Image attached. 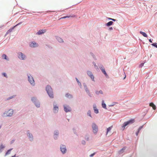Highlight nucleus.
I'll list each match as a JSON object with an SVG mask.
<instances>
[{"label":"nucleus","mask_w":157,"mask_h":157,"mask_svg":"<svg viewBox=\"0 0 157 157\" xmlns=\"http://www.w3.org/2000/svg\"><path fill=\"white\" fill-rule=\"evenodd\" d=\"M45 90L49 98H53L54 97V93L51 86L49 85H47L45 87Z\"/></svg>","instance_id":"nucleus-1"},{"label":"nucleus","mask_w":157,"mask_h":157,"mask_svg":"<svg viewBox=\"0 0 157 157\" xmlns=\"http://www.w3.org/2000/svg\"><path fill=\"white\" fill-rule=\"evenodd\" d=\"M27 75L29 82L32 86H34L35 85V83L33 77L29 73H27Z\"/></svg>","instance_id":"nucleus-2"},{"label":"nucleus","mask_w":157,"mask_h":157,"mask_svg":"<svg viewBox=\"0 0 157 157\" xmlns=\"http://www.w3.org/2000/svg\"><path fill=\"white\" fill-rule=\"evenodd\" d=\"M31 100L37 108H39L40 107V102L36 97H32Z\"/></svg>","instance_id":"nucleus-3"},{"label":"nucleus","mask_w":157,"mask_h":157,"mask_svg":"<svg viewBox=\"0 0 157 157\" xmlns=\"http://www.w3.org/2000/svg\"><path fill=\"white\" fill-rule=\"evenodd\" d=\"M135 122V120L134 119H130L128 121L124 122L122 125V127L124 129L126 126L132 124L133 123Z\"/></svg>","instance_id":"nucleus-4"},{"label":"nucleus","mask_w":157,"mask_h":157,"mask_svg":"<svg viewBox=\"0 0 157 157\" xmlns=\"http://www.w3.org/2000/svg\"><path fill=\"white\" fill-rule=\"evenodd\" d=\"M92 128L94 133L95 134H96L98 131V127L97 125L95 123H93L92 124Z\"/></svg>","instance_id":"nucleus-5"},{"label":"nucleus","mask_w":157,"mask_h":157,"mask_svg":"<svg viewBox=\"0 0 157 157\" xmlns=\"http://www.w3.org/2000/svg\"><path fill=\"white\" fill-rule=\"evenodd\" d=\"M60 150L63 154H65L67 151L66 146L63 144H61L60 146Z\"/></svg>","instance_id":"nucleus-6"},{"label":"nucleus","mask_w":157,"mask_h":157,"mask_svg":"<svg viewBox=\"0 0 157 157\" xmlns=\"http://www.w3.org/2000/svg\"><path fill=\"white\" fill-rule=\"evenodd\" d=\"M63 110L66 113L70 112L71 111V109L69 105H63Z\"/></svg>","instance_id":"nucleus-7"},{"label":"nucleus","mask_w":157,"mask_h":157,"mask_svg":"<svg viewBox=\"0 0 157 157\" xmlns=\"http://www.w3.org/2000/svg\"><path fill=\"white\" fill-rule=\"evenodd\" d=\"M18 57L21 60H24L26 58L25 55L21 52H18Z\"/></svg>","instance_id":"nucleus-8"},{"label":"nucleus","mask_w":157,"mask_h":157,"mask_svg":"<svg viewBox=\"0 0 157 157\" xmlns=\"http://www.w3.org/2000/svg\"><path fill=\"white\" fill-rule=\"evenodd\" d=\"M87 74L93 81H95L94 76L91 71H87Z\"/></svg>","instance_id":"nucleus-9"},{"label":"nucleus","mask_w":157,"mask_h":157,"mask_svg":"<svg viewBox=\"0 0 157 157\" xmlns=\"http://www.w3.org/2000/svg\"><path fill=\"white\" fill-rule=\"evenodd\" d=\"M27 134L28 138L30 141H33V137L32 133L30 132L29 130H28L27 131Z\"/></svg>","instance_id":"nucleus-10"},{"label":"nucleus","mask_w":157,"mask_h":157,"mask_svg":"<svg viewBox=\"0 0 157 157\" xmlns=\"http://www.w3.org/2000/svg\"><path fill=\"white\" fill-rule=\"evenodd\" d=\"M53 112L54 113H56L58 112L59 111V106L58 105L56 104V103L54 102L53 104Z\"/></svg>","instance_id":"nucleus-11"},{"label":"nucleus","mask_w":157,"mask_h":157,"mask_svg":"<svg viewBox=\"0 0 157 157\" xmlns=\"http://www.w3.org/2000/svg\"><path fill=\"white\" fill-rule=\"evenodd\" d=\"M53 138L54 140H56L58 139L59 136V131L58 130H56L54 132Z\"/></svg>","instance_id":"nucleus-12"},{"label":"nucleus","mask_w":157,"mask_h":157,"mask_svg":"<svg viewBox=\"0 0 157 157\" xmlns=\"http://www.w3.org/2000/svg\"><path fill=\"white\" fill-rule=\"evenodd\" d=\"M29 46L31 48H36L38 46V44L35 41H32L29 43Z\"/></svg>","instance_id":"nucleus-13"},{"label":"nucleus","mask_w":157,"mask_h":157,"mask_svg":"<svg viewBox=\"0 0 157 157\" xmlns=\"http://www.w3.org/2000/svg\"><path fill=\"white\" fill-rule=\"evenodd\" d=\"M46 32L45 29L40 30L36 33V34L38 35H41L44 33Z\"/></svg>","instance_id":"nucleus-14"},{"label":"nucleus","mask_w":157,"mask_h":157,"mask_svg":"<svg viewBox=\"0 0 157 157\" xmlns=\"http://www.w3.org/2000/svg\"><path fill=\"white\" fill-rule=\"evenodd\" d=\"M93 109L94 111V112L96 114H98L99 113V110L97 108L96 105V104H94L93 105Z\"/></svg>","instance_id":"nucleus-15"},{"label":"nucleus","mask_w":157,"mask_h":157,"mask_svg":"<svg viewBox=\"0 0 157 157\" xmlns=\"http://www.w3.org/2000/svg\"><path fill=\"white\" fill-rule=\"evenodd\" d=\"M76 17V15L74 14H72L71 15H67L65 16H64L63 17H61L60 19H65L66 18H68L69 17Z\"/></svg>","instance_id":"nucleus-16"},{"label":"nucleus","mask_w":157,"mask_h":157,"mask_svg":"<svg viewBox=\"0 0 157 157\" xmlns=\"http://www.w3.org/2000/svg\"><path fill=\"white\" fill-rule=\"evenodd\" d=\"M8 111L7 116L8 117H11L13 113V110L12 109H10Z\"/></svg>","instance_id":"nucleus-17"},{"label":"nucleus","mask_w":157,"mask_h":157,"mask_svg":"<svg viewBox=\"0 0 157 157\" xmlns=\"http://www.w3.org/2000/svg\"><path fill=\"white\" fill-rule=\"evenodd\" d=\"M126 148V147L125 146L124 147L120 149L118 152V153L119 154H122L124 151V150Z\"/></svg>","instance_id":"nucleus-18"},{"label":"nucleus","mask_w":157,"mask_h":157,"mask_svg":"<svg viewBox=\"0 0 157 157\" xmlns=\"http://www.w3.org/2000/svg\"><path fill=\"white\" fill-rule=\"evenodd\" d=\"M102 73L104 75L106 78H109V77L107 74V73L105 69H102L101 71Z\"/></svg>","instance_id":"nucleus-19"},{"label":"nucleus","mask_w":157,"mask_h":157,"mask_svg":"<svg viewBox=\"0 0 157 157\" xmlns=\"http://www.w3.org/2000/svg\"><path fill=\"white\" fill-rule=\"evenodd\" d=\"M55 37H56V39L58 40V41L59 42H60V43H62V42H63V40L60 37H59L56 36Z\"/></svg>","instance_id":"nucleus-20"},{"label":"nucleus","mask_w":157,"mask_h":157,"mask_svg":"<svg viewBox=\"0 0 157 157\" xmlns=\"http://www.w3.org/2000/svg\"><path fill=\"white\" fill-rule=\"evenodd\" d=\"M113 23V21H110L106 23L105 24V25L106 26L109 27L110 26L112 25Z\"/></svg>","instance_id":"nucleus-21"},{"label":"nucleus","mask_w":157,"mask_h":157,"mask_svg":"<svg viewBox=\"0 0 157 157\" xmlns=\"http://www.w3.org/2000/svg\"><path fill=\"white\" fill-rule=\"evenodd\" d=\"M65 97L69 99L72 98L73 97L72 95L68 93H67L65 94Z\"/></svg>","instance_id":"nucleus-22"},{"label":"nucleus","mask_w":157,"mask_h":157,"mask_svg":"<svg viewBox=\"0 0 157 157\" xmlns=\"http://www.w3.org/2000/svg\"><path fill=\"white\" fill-rule=\"evenodd\" d=\"M13 149V148H10L7 150L5 153V156L9 155L10 154L11 151Z\"/></svg>","instance_id":"nucleus-23"},{"label":"nucleus","mask_w":157,"mask_h":157,"mask_svg":"<svg viewBox=\"0 0 157 157\" xmlns=\"http://www.w3.org/2000/svg\"><path fill=\"white\" fill-rule=\"evenodd\" d=\"M149 105L152 107L154 110H155L156 109L155 105L152 102H151L149 104Z\"/></svg>","instance_id":"nucleus-24"},{"label":"nucleus","mask_w":157,"mask_h":157,"mask_svg":"<svg viewBox=\"0 0 157 157\" xmlns=\"http://www.w3.org/2000/svg\"><path fill=\"white\" fill-rule=\"evenodd\" d=\"M101 105L102 108L105 109H107L106 104L104 102L103 100L102 101Z\"/></svg>","instance_id":"nucleus-25"},{"label":"nucleus","mask_w":157,"mask_h":157,"mask_svg":"<svg viewBox=\"0 0 157 157\" xmlns=\"http://www.w3.org/2000/svg\"><path fill=\"white\" fill-rule=\"evenodd\" d=\"M140 33L142 34L144 37H148V36L147 34L144 32L140 31Z\"/></svg>","instance_id":"nucleus-26"},{"label":"nucleus","mask_w":157,"mask_h":157,"mask_svg":"<svg viewBox=\"0 0 157 157\" xmlns=\"http://www.w3.org/2000/svg\"><path fill=\"white\" fill-rule=\"evenodd\" d=\"M2 58L7 60H9V58L7 57V55L5 54H3L2 56Z\"/></svg>","instance_id":"nucleus-27"},{"label":"nucleus","mask_w":157,"mask_h":157,"mask_svg":"<svg viewBox=\"0 0 157 157\" xmlns=\"http://www.w3.org/2000/svg\"><path fill=\"white\" fill-rule=\"evenodd\" d=\"M5 147V146L3 145L2 144H1L0 145V153H1L3 149H4Z\"/></svg>","instance_id":"nucleus-28"},{"label":"nucleus","mask_w":157,"mask_h":157,"mask_svg":"<svg viewBox=\"0 0 157 157\" xmlns=\"http://www.w3.org/2000/svg\"><path fill=\"white\" fill-rule=\"evenodd\" d=\"M83 86L85 91H86L89 90L86 83H83Z\"/></svg>","instance_id":"nucleus-29"},{"label":"nucleus","mask_w":157,"mask_h":157,"mask_svg":"<svg viewBox=\"0 0 157 157\" xmlns=\"http://www.w3.org/2000/svg\"><path fill=\"white\" fill-rule=\"evenodd\" d=\"M87 115L88 116H89L90 117L92 118V116L91 115V112L90 110H89L88 111L87 113Z\"/></svg>","instance_id":"nucleus-30"},{"label":"nucleus","mask_w":157,"mask_h":157,"mask_svg":"<svg viewBox=\"0 0 157 157\" xmlns=\"http://www.w3.org/2000/svg\"><path fill=\"white\" fill-rule=\"evenodd\" d=\"M75 78V79H76L77 82V83L78 84V85L79 86L80 88H81L82 85H81V83L79 82V80H78V78H77L76 77Z\"/></svg>","instance_id":"nucleus-31"},{"label":"nucleus","mask_w":157,"mask_h":157,"mask_svg":"<svg viewBox=\"0 0 157 157\" xmlns=\"http://www.w3.org/2000/svg\"><path fill=\"white\" fill-rule=\"evenodd\" d=\"M16 95H13L12 96H11L8 98L6 99V100H9L10 99H12V98H15L16 97Z\"/></svg>","instance_id":"nucleus-32"},{"label":"nucleus","mask_w":157,"mask_h":157,"mask_svg":"<svg viewBox=\"0 0 157 157\" xmlns=\"http://www.w3.org/2000/svg\"><path fill=\"white\" fill-rule=\"evenodd\" d=\"M112 126H110L107 128L106 134L107 135L109 132L112 129Z\"/></svg>","instance_id":"nucleus-33"},{"label":"nucleus","mask_w":157,"mask_h":157,"mask_svg":"<svg viewBox=\"0 0 157 157\" xmlns=\"http://www.w3.org/2000/svg\"><path fill=\"white\" fill-rule=\"evenodd\" d=\"M100 69L101 71L102 69H105L103 65L101 64H98Z\"/></svg>","instance_id":"nucleus-34"},{"label":"nucleus","mask_w":157,"mask_h":157,"mask_svg":"<svg viewBox=\"0 0 157 157\" xmlns=\"http://www.w3.org/2000/svg\"><path fill=\"white\" fill-rule=\"evenodd\" d=\"M95 93L97 95H99V94H103V92L101 90H100L99 91H95Z\"/></svg>","instance_id":"nucleus-35"},{"label":"nucleus","mask_w":157,"mask_h":157,"mask_svg":"<svg viewBox=\"0 0 157 157\" xmlns=\"http://www.w3.org/2000/svg\"><path fill=\"white\" fill-rule=\"evenodd\" d=\"M8 113V111H5L3 113L2 115V117H8L7 116V114Z\"/></svg>","instance_id":"nucleus-36"},{"label":"nucleus","mask_w":157,"mask_h":157,"mask_svg":"<svg viewBox=\"0 0 157 157\" xmlns=\"http://www.w3.org/2000/svg\"><path fill=\"white\" fill-rule=\"evenodd\" d=\"M15 27L14 26L12 27L11 28L9 29L7 31H8V33H10L11 32L12 30L15 28Z\"/></svg>","instance_id":"nucleus-37"},{"label":"nucleus","mask_w":157,"mask_h":157,"mask_svg":"<svg viewBox=\"0 0 157 157\" xmlns=\"http://www.w3.org/2000/svg\"><path fill=\"white\" fill-rule=\"evenodd\" d=\"M90 54L95 60H96L97 59L95 56L94 55V54L92 52H90Z\"/></svg>","instance_id":"nucleus-38"},{"label":"nucleus","mask_w":157,"mask_h":157,"mask_svg":"<svg viewBox=\"0 0 157 157\" xmlns=\"http://www.w3.org/2000/svg\"><path fill=\"white\" fill-rule=\"evenodd\" d=\"M90 98H92L93 97V95L90 92L87 94Z\"/></svg>","instance_id":"nucleus-39"},{"label":"nucleus","mask_w":157,"mask_h":157,"mask_svg":"<svg viewBox=\"0 0 157 157\" xmlns=\"http://www.w3.org/2000/svg\"><path fill=\"white\" fill-rule=\"evenodd\" d=\"M152 46L154 47L155 48H157V43H154L151 44Z\"/></svg>","instance_id":"nucleus-40"},{"label":"nucleus","mask_w":157,"mask_h":157,"mask_svg":"<svg viewBox=\"0 0 157 157\" xmlns=\"http://www.w3.org/2000/svg\"><path fill=\"white\" fill-rule=\"evenodd\" d=\"M85 139L87 141H88L89 140V137L87 134L85 136Z\"/></svg>","instance_id":"nucleus-41"},{"label":"nucleus","mask_w":157,"mask_h":157,"mask_svg":"<svg viewBox=\"0 0 157 157\" xmlns=\"http://www.w3.org/2000/svg\"><path fill=\"white\" fill-rule=\"evenodd\" d=\"M93 64L94 65V67L96 69H98V66L96 65V63L94 62H92Z\"/></svg>","instance_id":"nucleus-42"},{"label":"nucleus","mask_w":157,"mask_h":157,"mask_svg":"<svg viewBox=\"0 0 157 157\" xmlns=\"http://www.w3.org/2000/svg\"><path fill=\"white\" fill-rule=\"evenodd\" d=\"M2 76L5 77L7 78L8 77L7 75L5 72H3L2 73Z\"/></svg>","instance_id":"nucleus-43"},{"label":"nucleus","mask_w":157,"mask_h":157,"mask_svg":"<svg viewBox=\"0 0 157 157\" xmlns=\"http://www.w3.org/2000/svg\"><path fill=\"white\" fill-rule=\"evenodd\" d=\"M143 127H144V125L141 126H140L139 128H138V129H137V130L138 131H139L140 132V131L141 130V129H142L143 128Z\"/></svg>","instance_id":"nucleus-44"},{"label":"nucleus","mask_w":157,"mask_h":157,"mask_svg":"<svg viewBox=\"0 0 157 157\" xmlns=\"http://www.w3.org/2000/svg\"><path fill=\"white\" fill-rule=\"evenodd\" d=\"M22 23V22H20L19 23H18L17 24H16V25H14V26L15 27V28L16 27H17V26H18L20 25Z\"/></svg>","instance_id":"nucleus-45"},{"label":"nucleus","mask_w":157,"mask_h":157,"mask_svg":"<svg viewBox=\"0 0 157 157\" xmlns=\"http://www.w3.org/2000/svg\"><path fill=\"white\" fill-rule=\"evenodd\" d=\"M144 63H141L139 65V67L140 68H141L144 66Z\"/></svg>","instance_id":"nucleus-46"},{"label":"nucleus","mask_w":157,"mask_h":157,"mask_svg":"<svg viewBox=\"0 0 157 157\" xmlns=\"http://www.w3.org/2000/svg\"><path fill=\"white\" fill-rule=\"evenodd\" d=\"M96 152H94L93 153L91 154L90 155V157H93L96 154Z\"/></svg>","instance_id":"nucleus-47"},{"label":"nucleus","mask_w":157,"mask_h":157,"mask_svg":"<svg viewBox=\"0 0 157 157\" xmlns=\"http://www.w3.org/2000/svg\"><path fill=\"white\" fill-rule=\"evenodd\" d=\"M81 144L83 145H85L86 144V142L84 140H82L81 141Z\"/></svg>","instance_id":"nucleus-48"},{"label":"nucleus","mask_w":157,"mask_h":157,"mask_svg":"<svg viewBox=\"0 0 157 157\" xmlns=\"http://www.w3.org/2000/svg\"><path fill=\"white\" fill-rule=\"evenodd\" d=\"M117 103L116 102H113V103H112V105H109V106H113V105H115V104L116 103Z\"/></svg>","instance_id":"nucleus-49"},{"label":"nucleus","mask_w":157,"mask_h":157,"mask_svg":"<svg viewBox=\"0 0 157 157\" xmlns=\"http://www.w3.org/2000/svg\"><path fill=\"white\" fill-rule=\"evenodd\" d=\"M140 132L139 131L137 130V131L136 132V136H137Z\"/></svg>","instance_id":"nucleus-50"},{"label":"nucleus","mask_w":157,"mask_h":157,"mask_svg":"<svg viewBox=\"0 0 157 157\" xmlns=\"http://www.w3.org/2000/svg\"><path fill=\"white\" fill-rule=\"evenodd\" d=\"M113 29V28L112 27H109V30H112Z\"/></svg>","instance_id":"nucleus-51"},{"label":"nucleus","mask_w":157,"mask_h":157,"mask_svg":"<svg viewBox=\"0 0 157 157\" xmlns=\"http://www.w3.org/2000/svg\"><path fill=\"white\" fill-rule=\"evenodd\" d=\"M15 141V140H13L10 142V144H12Z\"/></svg>","instance_id":"nucleus-52"},{"label":"nucleus","mask_w":157,"mask_h":157,"mask_svg":"<svg viewBox=\"0 0 157 157\" xmlns=\"http://www.w3.org/2000/svg\"><path fill=\"white\" fill-rule=\"evenodd\" d=\"M112 21H117V20L116 19L112 18Z\"/></svg>","instance_id":"nucleus-53"},{"label":"nucleus","mask_w":157,"mask_h":157,"mask_svg":"<svg viewBox=\"0 0 157 157\" xmlns=\"http://www.w3.org/2000/svg\"><path fill=\"white\" fill-rule=\"evenodd\" d=\"M149 41L150 42V43H152V40H151V39H150L149 40Z\"/></svg>","instance_id":"nucleus-54"},{"label":"nucleus","mask_w":157,"mask_h":157,"mask_svg":"<svg viewBox=\"0 0 157 157\" xmlns=\"http://www.w3.org/2000/svg\"><path fill=\"white\" fill-rule=\"evenodd\" d=\"M86 94H87V93H88L89 92H90V90H87V91H86Z\"/></svg>","instance_id":"nucleus-55"},{"label":"nucleus","mask_w":157,"mask_h":157,"mask_svg":"<svg viewBox=\"0 0 157 157\" xmlns=\"http://www.w3.org/2000/svg\"><path fill=\"white\" fill-rule=\"evenodd\" d=\"M155 16H156L157 17V12L156 13H155L154 14Z\"/></svg>","instance_id":"nucleus-56"},{"label":"nucleus","mask_w":157,"mask_h":157,"mask_svg":"<svg viewBox=\"0 0 157 157\" xmlns=\"http://www.w3.org/2000/svg\"><path fill=\"white\" fill-rule=\"evenodd\" d=\"M108 20H112V18H111L108 17Z\"/></svg>","instance_id":"nucleus-57"},{"label":"nucleus","mask_w":157,"mask_h":157,"mask_svg":"<svg viewBox=\"0 0 157 157\" xmlns=\"http://www.w3.org/2000/svg\"><path fill=\"white\" fill-rule=\"evenodd\" d=\"M74 132L75 134H76L77 136H78V134L75 131Z\"/></svg>","instance_id":"nucleus-58"},{"label":"nucleus","mask_w":157,"mask_h":157,"mask_svg":"<svg viewBox=\"0 0 157 157\" xmlns=\"http://www.w3.org/2000/svg\"><path fill=\"white\" fill-rule=\"evenodd\" d=\"M9 33H8V31H7L5 35V36H6Z\"/></svg>","instance_id":"nucleus-59"},{"label":"nucleus","mask_w":157,"mask_h":157,"mask_svg":"<svg viewBox=\"0 0 157 157\" xmlns=\"http://www.w3.org/2000/svg\"><path fill=\"white\" fill-rule=\"evenodd\" d=\"M126 77V75H125V76L123 78V79H125V78Z\"/></svg>","instance_id":"nucleus-60"},{"label":"nucleus","mask_w":157,"mask_h":157,"mask_svg":"<svg viewBox=\"0 0 157 157\" xmlns=\"http://www.w3.org/2000/svg\"><path fill=\"white\" fill-rule=\"evenodd\" d=\"M71 6H70V7H68V8H67L66 9H69V8H71Z\"/></svg>","instance_id":"nucleus-61"},{"label":"nucleus","mask_w":157,"mask_h":157,"mask_svg":"<svg viewBox=\"0 0 157 157\" xmlns=\"http://www.w3.org/2000/svg\"><path fill=\"white\" fill-rule=\"evenodd\" d=\"M67 120H68V121H70V119H67Z\"/></svg>","instance_id":"nucleus-62"},{"label":"nucleus","mask_w":157,"mask_h":157,"mask_svg":"<svg viewBox=\"0 0 157 157\" xmlns=\"http://www.w3.org/2000/svg\"><path fill=\"white\" fill-rule=\"evenodd\" d=\"M1 127H2V125H0V129L1 128Z\"/></svg>","instance_id":"nucleus-63"},{"label":"nucleus","mask_w":157,"mask_h":157,"mask_svg":"<svg viewBox=\"0 0 157 157\" xmlns=\"http://www.w3.org/2000/svg\"><path fill=\"white\" fill-rule=\"evenodd\" d=\"M146 112L147 113V112H148V110H146Z\"/></svg>","instance_id":"nucleus-64"}]
</instances>
